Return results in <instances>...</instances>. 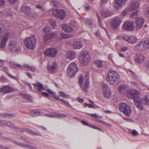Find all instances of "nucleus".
I'll use <instances>...</instances> for the list:
<instances>
[{
	"label": "nucleus",
	"mask_w": 149,
	"mask_h": 149,
	"mask_svg": "<svg viewBox=\"0 0 149 149\" xmlns=\"http://www.w3.org/2000/svg\"><path fill=\"white\" fill-rule=\"evenodd\" d=\"M144 13L146 16L149 17V7H148L146 8Z\"/></svg>",
	"instance_id": "nucleus-51"
},
{
	"label": "nucleus",
	"mask_w": 149,
	"mask_h": 149,
	"mask_svg": "<svg viewBox=\"0 0 149 149\" xmlns=\"http://www.w3.org/2000/svg\"><path fill=\"white\" fill-rule=\"evenodd\" d=\"M51 1L52 3L54 6L55 7H58L60 5V3L57 1L55 0H50Z\"/></svg>",
	"instance_id": "nucleus-45"
},
{
	"label": "nucleus",
	"mask_w": 149,
	"mask_h": 149,
	"mask_svg": "<svg viewBox=\"0 0 149 149\" xmlns=\"http://www.w3.org/2000/svg\"><path fill=\"white\" fill-rule=\"evenodd\" d=\"M105 61L99 60H96L95 61V64L96 66L98 68L102 67L105 64Z\"/></svg>",
	"instance_id": "nucleus-30"
},
{
	"label": "nucleus",
	"mask_w": 149,
	"mask_h": 149,
	"mask_svg": "<svg viewBox=\"0 0 149 149\" xmlns=\"http://www.w3.org/2000/svg\"><path fill=\"white\" fill-rule=\"evenodd\" d=\"M102 93L105 98H109L111 94V91L107 84H104L102 85Z\"/></svg>",
	"instance_id": "nucleus-15"
},
{
	"label": "nucleus",
	"mask_w": 149,
	"mask_h": 149,
	"mask_svg": "<svg viewBox=\"0 0 149 149\" xmlns=\"http://www.w3.org/2000/svg\"><path fill=\"white\" fill-rule=\"evenodd\" d=\"M127 97L133 99L136 107L140 109V98L139 92L136 90L133 89L129 90L127 93Z\"/></svg>",
	"instance_id": "nucleus-2"
},
{
	"label": "nucleus",
	"mask_w": 149,
	"mask_h": 149,
	"mask_svg": "<svg viewBox=\"0 0 149 149\" xmlns=\"http://www.w3.org/2000/svg\"><path fill=\"white\" fill-rule=\"evenodd\" d=\"M70 24L73 26H76L77 25V22L74 20L71 21Z\"/></svg>",
	"instance_id": "nucleus-53"
},
{
	"label": "nucleus",
	"mask_w": 149,
	"mask_h": 149,
	"mask_svg": "<svg viewBox=\"0 0 149 149\" xmlns=\"http://www.w3.org/2000/svg\"><path fill=\"white\" fill-rule=\"evenodd\" d=\"M55 34L54 32L45 34L43 37L44 40L46 41L52 38L55 36Z\"/></svg>",
	"instance_id": "nucleus-31"
},
{
	"label": "nucleus",
	"mask_w": 149,
	"mask_h": 149,
	"mask_svg": "<svg viewBox=\"0 0 149 149\" xmlns=\"http://www.w3.org/2000/svg\"><path fill=\"white\" fill-rule=\"evenodd\" d=\"M122 38L126 41L133 44L137 41V39L136 37L132 35H124L122 36Z\"/></svg>",
	"instance_id": "nucleus-12"
},
{
	"label": "nucleus",
	"mask_w": 149,
	"mask_h": 149,
	"mask_svg": "<svg viewBox=\"0 0 149 149\" xmlns=\"http://www.w3.org/2000/svg\"><path fill=\"white\" fill-rule=\"evenodd\" d=\"M77 100L80 103H82L84 102V100L80 97H78L77 99Z\"/></svg>",
	"instance_id": "nucleus-61"
},
{
	"label": "nucleus",
	"mask_w": 149,
	"mask_h": 149,
	"mask_svg": "<svg viewBox=\"0 0 149 149\" xmlns=\"http://www.w3.org/2000/svg\"><path fill=\"white\" fill-rule=\"evenodd\" d=\"M140 47L143 50L149 48V40H145L140 42Z\"/></svg>",
	"instance_id": "nucleus-23"
},
{
	"label": "nucleus",
	"mask_w": 149,
	"mask_h": 149,
	"mask_svg": "<svg viewBox=\"0 0 149 149\" xmlns=\"http://www.w3.org/2000/svg\"><path fill=\"white\" fill-rule=\"evenodd\" d=\"M129 132L134 136H137L139 134V133L135 130H132L130 129H128Z\"/></svg>",
	"instance_id": "nucleus-37"
},
{
	"label": "nucleus",
	"mask_w": 149,
	"mask_h": 149,
	"mask_svg": "<svg viewBox=\"0 0 149 149\" xmlns=\"http://www.w3.org/2000/svg\"><path fill=\"white\" fill-rule=\"evenodd\" d=\"M57 68L58 65L56 61H53L49 62L47 65V69L49 73H54L56 72Z\"/></svg>",
	"instance_id": "nucleus-10"
},
{
	"label": "nucleus",
	"mask_w": 149,
	"mask_h": 149,
	"mask_svg": "<svg viewBox=\"0 0 149 149\" xmlns=\"http://www.w3.org/2000/svg\"><path fill=\"white\" fill-rule=\"evenodd\" d=\"M21 10L23 12L25 13L27 15H30L31 17V19L36 18L37 17L36 13L31 14V8L27 6H22L21 8Z\"/></svg>",
	"instance_id": "nucleus-11"
},
{
	"label": "nucleus",
	"mask_w": 149,
	"mask_h": 149,
	"mask_svg": "<svg viewBox=\"0 0 149 149\" xmlns=\"http://www.w3.org/2000/svg\"><path fill=\"white\" fill-rule=\"evenodd\" d=\"M91 59L90 54L87 52H84L79 57V60L81 63L84 65L89 64Z\"/></svg>",
	"instance_id": "nucleus-6"
},
{
	"label": "nucleus",
	"mask_w": 149,
	"mask_h": 149,
	"mask_svg": "<svg viewBox=\"0 0 149 149\" xmlns=\"http://www.w3.org/2000/svg\"><path fill=\"white\" fill-rule=\"evenodd\" d=\"M5 29L4 25L3 24H0V37H2L0 40V47L2 49H4L6 47L7 42L10 36V33L9 32L3 35Z\"/></svg>",
	"instance_id": "nucleus-1"
},
{
	"label": "nucleus",
	"mask_w": 149,
	"mask_h": 149,
	"mask_svg": "<svg viewBox=\"0 0 149 149\" xmlns=\"http://www.w3.org/2000/svg\"><path fill=\"white\" fill-rule=\"evenodd\" d=\"M141 104H145L146 105H149V98L148 95L145 96L142 99H140V110L143 109V106L141 105Z\"/></svg>",
	"instance_id": "nucleus-22"
},
{
	"label": "nucleus",
	"mask_w": 149,
	"mask_h": 149,
	"mask_svg": "<svg viewBox=\"0 0 149 149\" xmlns=\"http://www.w3.org/2000/svg\"><path fill=\"white\" fill-rule=\"evenodd\" d=\"M40 94L44 97H48L49 96V94L46 92H42L40 93Z\"/></svg>",
	"instance_id": "nucleus-56"
},
{
	"label": "nucleus",
	"mask_w": 149,
	"mask_h": 149,
	"mask_svg": "<svg viewBox=\"0 0 149 149\" xmlns=\"http://www.w3.org/2000/svg\"><path fill=\"white\" fill-rule=\"evenodd\" d=\"M76 56V52L73 51H71L68 52L67 54V57L70 60H73L75 58Z\"/></svg>",
	"instance_id": "nucleus-27"
},
{
	"label": "nucleus",
	"mask_w": 149,
	"mask_h": 149,
	"mask_svg": "<svg viewBox=\"0 0 149 149\" xmlns=\"http://www.w3.org/2000/svg\"><path fill=\"white\" fill-rule=\"evenodd\" d=\"M55 117L57 118H60L62 117H66V115L62 113H57L54 112Z\"/></svg>",
	"instance_id": "nucleus-43"
},
{
	"label": "nucleus",
	"mask_w": 149,
	"mask_h": 149,
	"mask_svg": "<svg viewBox=\"0 0 149 149\" xmlns=\"http://www.w3.org/2000/svg\"><path fill=\"white\" fill-rule=\"evenodd\" d=\"M49 22L52 26L53 28H55L56 26V22L55 20L52 18H50L49 19Z\"/></svg>",
	"instance_id": "nucleus-40"
},
{
	"label": "nucleus",
	"mask_w": 149,
	"mask_h": 149,
	"mask_svg": "<svg viewBox=\"0 0 149 149\" xmlns=\"http://www.w3.org/2000/svg\"><path fill=\"white\" fill-rule=\"evenodd\" d=\"M13 90V88L11 86H3L0 89V91L5 94L8 93L12 92Z\"/></svg>",
	"instance_id": "nucleus-18"
},
{
	"label": "nucleus",
	"mask_w": 149,
	"mask_h": 149,
	"mask_svg": "<svg viewBox=\"0 0 149 149\" xmlns=\"http://www.w3.org/2000/svg\"><path fill=\"white\" fill-rule=\"evenodd\" d=\"M83 43L81 41H76L73 44V48L74 49H80L83 47Z\"/></svg>",
	"instance_id": "nucleus-24"
},
{
	"label": "nucleus",
	"mask_w": 149,
	"mask_h": 149,
	"mask_svg": "<svg viewBox=\"0 0 149 149\" xmlns=\"http://www.w3.org/2000/svg\"><path fill=\"white\" fill-rule=\"evenodd\" d=\"M119 75L116 71L110 70L108 72L106 79L111 84H117L119 81Z\"/></svg>",
	"instance_id": "nucleus-3"
},
{
	"label": "nucleus",
	"mask_w": 149,
	"mask_h": 149,
	"mask_svg": "<svg viewBox=\"0 0 149 149\" xmlns=\"http://www.w3.org/2000/svg\"><path fill=\"white\" fill-rule=\"evenodd\" d=\"M139 0H134L131 3L129 8V10L132 11L138 8L139 6Z\"/></svg>",
	"instance_id": "nucleus-20"
},
{
	"label": "nucleus",
	"mask_w": 149,
	"mask_h": 149,
	"mask_svg": "<svg viewBox=\"0 0 149 149\" xmlns=\"http://www.w3.org/2000/svg\"><path fill=\"white\" fill-rule=\"evenodd\" d=\"M84 8L87 10H89L90 8V6L88 3H85L83 6Z\"/></svg>",
	"instance_id": "nucleus-49"
},
{
	"label": "nucleus",
	"mask_w": 149,
	"mask_h": 149,
	"mask_svg": "<svg viewBox=\"0 0 149 149\" xmlns=\"http://www.w3.org/2000/svg\"><path fill=\"white\" fill-rule=\"evenodd\" d=\"M81 122V123L82 124L84 125H85L86 126H88L89 127V125H90V124H89V123H88L87 122H86L84 120H82Z\"/></svg>",
	"instance_id": "nucleus-59"
},
{
	"label": "nucleus",
	"mask_w": 149,
	"mask_h": 149,
	"mask_svg": "<svg viewBox=\"0 0 149 149\" xmlns=\"http://www.w3.org/2000/svg\"><path fill=\"white\" fill-rule=\"evenodd\" d=\"M128 49V47H121L120 48V51L121 52H125L127 51Z\"/></svg>",
	"instance_id": "nucleus-54"
},
{
	"label": "nucleus",
	"mask_w": 149,
	"mask_h": 149,
	"mask_svg": "<svg viewBox=\"0 0 149 149\" xmlns=\"http://www.w3.org/2000/svg\"><path fill=\"white\" fill-rule=\"evenodd\" d=\"M3 125H6L12 128H15L14 126V124L10 121H6L5 120H0V125L2 126Z\"/></svg>",
	"instance_id": "nucleus-25"
},
{
	"label": "nucleus",
	"mask_w": 149,
	"mask_h": 149,
	"mask_svg": "<svg viewBox=\"0 0 149 149\" xmlns=\"http://www.w3.org/2000/svg\"><path fill=\"white\" fill-rule=\"evenodd\" d=\"M25 130L26 131V132H28L29 134H34L36 136H41V135L40 134L38 133H37L36 132H35L32 131L31 130L29 129H25Z\"/></svg>",
	"instance_id": "nucleus-42"
},
{
	"label": "nucleus",
	"mask_w": 149,
	"mask_h": 149,
	"mask_svg": "<svg viewBox=\"0 0 149 149\" xmlns=\"http://www.w3.org/2000/svg\"><path fill=\"white\" fill-rule=\"evenodd\" d=\"M6 73L8 74V75L11 78L13 79H16V78L14 76H13L12 75H11L10 73H8L7 72H6Z\"/></svg>",
	"instance_id": "nucleus-63"
},
{
	"label": "nucleus",
	"mask_w": 149,
	"mask_h": 149,
	"mask_svg": "<svg viewBox=\"0 0 149 149\" xmlns=\"http://www.w3.org/2000/svg\"><path fill=\"white\" fill-rule=\"evenodd\" d=\"M33 85L35 88L36 87L38 88L37 90L39 92H41L43 90L46 91V88L43 87V84L39 82H37Z\"/></svg>",
	"instance_id": "nucleus-21"
},
{
	"label": "nucleus",
	"mask_w": 149,
	"mask_h": 149,
	"mask_svg": "<svg viewBox=\"0 0 149 149\" xmlns=\"http://www.w3.org/2000/svg\"><path fill=\"white\" fill-rule=\"evenodd\" d=\"M121 19L119 17H114L111 22V27L114 29H117L120 25Z\"/></svg>",
	"instance_id": "nucleus-13"
},
{
	"label": "nucleus",
	"mask_w": 149,
	"mask_h": 149,
	"mask_svg": "<svg viewBox=\"0 0 149 149\" xmlns=\"http://www.w3.org/2000/svg\"><path fill=\"white\" fill-rule=\"evenodd\" d=\"M62 28L63 30L66 32H71L73 31L72 29L70 26L65 24H63Z\"/></svg>",
	"instance_id": "nucleus-29"
},
{
	"label": "nucleus",
	"mask_w": 149,
	"mask_h": 149,
	"mask_svg": "<svg viewBox=\"0 0 149 149\" xmlns=\"http://www.w3.org/2000/svg\"><path fill=\"white\" fill-rule=\"evenodd\" d=\"M25 130L26 131V132H28L29 134H34L36 136H41V135L40 134L38 133H37L36 132H35L32 131L31 130L29 129H25Z\"/></svg>",
	"instance_id": "nucleus-41"
},
{
	"label": "nucleus",
	"mask_w": 149,
	"mask_h": 149,
	"mask_svg": "<svg viewBox=\"0 0 149 149\" xmlns=\"http://www.w3.org/2000/svg\"><path fill=\"white\" fill-rule=\"evenodd\" d=\"M122 0H115L114 6L116 10H119L120 8L122 6Z\"/></svg>",
	"instance_id": "nucleus-26"
},
{
	"label": "nucleus",
	"mask_w": 149,
	"mask_h": 149,
	"mask_svg": "<svg viewBox=\"0 0 149 149\" xmlns=\"http://www.w3.org/2000/svg\"><path fill=\"white\" fill-rule=\"evenodd\" d=\"M119 108L120 110L127 116H129L131 113L130 107L125 103H121L119 104Z\"/></svg>",
	"instance_id": "nucleus-8"
},
{
	"label": "nucleus",
	"mask_w": 149,
	"mask_h": 149,
	"mask_svg": "<svg viewBox=\"0 0 149 149\" xmlns=\"http://www.w3.org/2000/svg\"><path fill=\"white\" fill-rule=\"evenodd\" d=\"M24 66L25 68H27L29 70L33 72H34L36 71V68L34 66L31 67L28 64H24Z\"/></svg>",
	"instance_id": "nucleus-33"
},
{
	"label": "nucleus",
	"mask_w": 149,
	"mask_h": 149,
	"mask_svg": "<svg viewBox=\"0 0 149 149\" xmlns=\"http://www.w3.org/2000/svg\"><path fill=\"white\" fill-rule=\"evenodd\" d=\"M88 74H86V79L84 82V78L82 74H81L79 78L78 83L83 91L87 92L88 89L89 79Z\"/></svg>",
	"instance_id": "nucleus-5"
},
{
	"label": "nucleus",
	"mask_w": 149,
	"mask_h": 149,
	"mask_svg": "<svg viewBox=\"0 0 149 149\" xmlns=\"http://www.w3.org/2000/svg\"><path fill=\"white\" fill-rule=\"evenodd\" d=\"M78 70L76 64L74 63H71L69 66L67 70L68 76L70 77L74 76Z\"/></svg>",
	"instance_id": "nucleus-7"
},
{
	"label": "nucleus",
	"mask_w": 149,
	"mask_h": 149,
	"mask_svg": "<svg viewBox=\"0 0 149 149\" xmlns=\"http://www.w3.org/2000/svg\"><path fill=\"white\" fill-rule=\"evenodd\" d=\"M30 115L33 116H36L40 114V111L37 110H34L31 111L30 112Z\"/></svg>",
	"instance_id": "nucleus-36"
},
{
	"label": "nucleus",
	"mask_w": 149,
	"mask_h": 149,
	"mask_svg": "<svg viewBox=\"0 0 149 149\" xmlns=\"http://www.w3.org/2000/svg\"><path fill=\"white\" fill-rule=\"evenodd\" d=\"M12 141L14 143L23 147L28 148L30 149H38L35 146L24 144L21 142H18L15 140H13Z\"/></svg>",
	"instance_id": "nucleus-19"
},
{
	"label": "nucleus",
	"mask_w": 149,
	"mask_h": 149,
	"mask_svg": "<svg viewBox=\"0 0 149 149\" xmlns=\"http://www.w3.org/2000/svg\"><path fill=\"white\" fill-rule=\"evenodd\" d=\"M135 61L136 63H140V54H138L135 56Z\"/></svg>",
	"instance_id": "nucleus-48"
},
{
	"label": "nucleus",
	"mask_w": 149,
	"mask_h": 149,
	"mask_svg": "<svg viewBox=\"0 0 149 149\" xmlns=\"http://www.w3.org/2000/svg\"><path fill=\"white\" fill-rule=\"evenodd\" d=\"M127 89V87L125 85H120L118 88V91L122 94H124L126 93Z\"/></svg>",
	"instance_id": "nucleus-28"
},
{
	"label": "nucleus",
	"mask_w": 149,
	"mask_h": 149,
	"mask_svg": "<svg viewBox=\"0 0 149 149\" xmlns=\"http://www.w3.org/2000/svg\"><path fill=\"white\" fill-rule=\"evenodd\" d=\"M128 71L129 72H130L131 73V74L132 76L134 77V79H135V73L133 72L131 70H128Z\"/></svg>",
	"instance_id": "nucleus-64"
},
{
	"label": "nucleus",
	"mask_w": 149,
	"mask_h": 149,
	"mask_svg": "<svg viewBox=\"0 0 149 149\" xmlns=\"http://www.w3.org/2000/svg\"><path fill=\"white\" fill-rule=\"evenodd\" d=\"M97 17L98 19L99 25L102 28L104 29V30L106 31V29L105 28H104L102 26V21L100 19V16L97 15Z\"/></svg>",
	"instance_id": "nucleus-47"
},
{
	"label": "nucleus",
	"mask_w": 149,
	"mask_h": 149,
	"mask_svg": "<svg viewBox=\"0 0 149 149\" xmlns=\"http://www.w3.org/2000/svg\"><path fill=\"white\" fill-rule=\"evenodd\" d=\"M83 21L88 25H92V22L91 20L90 19L87 18H84L83 19Z\"/></svg>",
	"instance_id": "nucleus-44"
},
{
	"label": "nucleus",
	"mask_w": 149,
	"mask_h": 149,
	"mask_svg": "<svg viewBox=\"0 0 149 149\" xmlns=\"http://www.w3.org/2000/svg\"><path fill=\"white\" fill-rule=\"evenodd\" d=\"M45 115L46 116L51 118H54L55 117L54 112L50 114H45Z\"/></svg>",
	"instance_id": "nucleus-50"
},
{
	"label": "nucleus",
	"mask_w": 149,
	"mask_h": 149,
	"mask_svg": "<svg viewBox=\"0 0 149 149\" xmlns=\"http://www.w3.org/2000/svg\"><path fill=\"white\" fill-rule=\"evenodd\" d=\"M25 129H28L27 128H23L22 129H21L19 127H17V131L19 132H24V131H26L25 130Z\"/></svg>",
	"instance_id": "nucleus-55"
},
{
	"label": "nucleus",
	"mask_w": 149,
	"mask_h": 149,
	"mask_svg": "<svg viewBox=\"0 0 149 149\" xmlns=\"http://www.w3.org/2000/svg\"><path fill=\"white\" fill-rule=\"evenodd\" d=\"M136 28L137 30H139L140 29L139 19L138 18L136 20Z\"/></svg>",
	"instance_id": "nucleus-46"
},
{
	"label": "nucleus",
	"mask_w": 149,
	"mask_h": 149,
	"mask_svg": "<svg viewBox=\"0 0 149 149\" xmlns=\"http://www.w3.org/2000/svg\"><path fill=\"white\" fill-rule=\"evenodd\" d=\"M72 35L66 34L63 33H61L60 34L59 38L60 40H61L63 39H66L72 37Z\"/></svg>",
	"instance_id": "nucleus-32"
},
{
	"label": "nucleus",
	"mask_w": 149,
	"mask_h": 149,
	"mask_svg": "<svg viewBox=\"0 0 149 149\" xmlns=\"http://www.w3.org/2000/svg\"><path fill=\"white\" fill-rule=\"evenodd\" d=\"M46 91H47L50 94L52 95L53 96L52 98L53 99L56 100H58L59 99L58 97L56 96V93L54 92L51 90L49 89H46Z\"/></svg>",
	"instance_id": "nucleus-35"
},
{
	"label": "nucleus",
	"mask_w": 149,
	"mask_h": 149,
	"mask_svg": "<svg viewBox=\"0 0 149 149\" xmlns=\"http://www.w3.org/2000/svg\"><path fill=\"white\" fill-rule=\"evenodd\" d=\"M9 49L13 52H16L20 49V47L17 46V43L13 41H11L9 44Z\"/></svg>",
	"instance_id": "nucleus-17"
},
{
	"label": "nucleus",
	"mask_w": 149,
	"mask_h": 149,
	"mask_svg": "<svg viewBox=\"0 0 149 149\" xmlns=\"http://www.w3.org/2000/svg\"><path fill=\"white\" fill-rule=\"evenodd\" d=\"M102 124L108 127H111V125L110 124L104 121Z\"/></svg>",
	"instance_id": "nucleus-62"
},
{
	"label": "nucleus",
	"mask_w": 149,
	"mask_h": 149,
	"mask_svg": "<svg viewBox=\"0 0 149 149\" xmlns=\"http://www.w3.org/2000/svg\"><path fill=\"white\" fill-rule=\"evenodd\" d=\"M57 52V51L55 48H50L47 49L44 52L45 56L51 57H55Z\"/></svg>",
	"instance_id": "nucleus-14"
},
{
	"label": "nucleus",
	"mask_w": 149,
	"mask_h": 149,
	"mask_svg": "<svg viewBox=\"0 0 149 149\" xmlns=\"http://www.w3.org/2000/svg\"><path fill=\"white\" fill-rule=\"evenodd\" d=\"M59 93L60 95L61 96L65 98L69 96L68 95H66L65 93L59 91Z\"/></svg>",
	"instance_id": "nucleus-52"
},
{
	"label": "nucleus",
	"mask_w": 149,
	"mask_h": 149,
	"mask_svg": "<svg viewBox=\"0 0 149 149\" xmlns=\"http://www.w3.org/2000/svg\"><path fill=\"white\" fill-rule=\"evenodd\" d=\"M52 14L62 20L66 16V12L61 9H53L52 10Z\"/></svg>",
	"instance_id": "nucleus-9"
},
{
	"label": "nucleus",
	"mask_w": 149,
	"mask_h": 149,
	"mask_svg": "<svg viewBox=\"0 0 149 149\" xmlns=\"http://www.w3.org/2000/svg\"><path fill=\"white\" fill-rule=\"evenodd\" d=\"M84 104L88 106L90 108H94V106L93 104H88L86 103H84Z\"/></svg>",
	"instance_id": "nucleus-60"
},
{
	"label": "nucleus",
	"mask_w": 149,
	"mask_h": 149,
	"mask_svg": "<svg viewBox=\"0 0 149 149\" xmlns=\"http://www.w3.org/2000/svg\"><path fill=\"white\" fill-rule=\"evenodd\" d=\"M36 8L38 9H40L42 10H45V8L40 5H37L36 6Z\"/></svg>",
	"instance_id": "nucleus-58"
},
{
	"label": "nucleus",
	"mask_w": 149,
	"mask_h": 149,
	"mask_svg": "<svg viewBox=\"0 0 149 149\" xmlns=\"http://www.w3.org/2000/svg\"><path fill=\"white\" fill-rule=\"evenodd\" d=\"M24 42L25 46L31 50H34L36 46L37 40L35 35L26 38L24 40Z\"/></svg>",
	"instance_id": "nucleus-4"
},
{
	"label": "nucleus",
	"mask_w": 149,
	"mask_h": 149,
	"mask_svg": "<svg viewBox=\"0 0 149 149\" xmlns=\"http://www.w3.org/2000/svg\"><path fill=\"white\" fill-rule=\"evenodd\" d=\"M2 116H3L4 118H7L8 116H12V114L10 113H3L2 114Z\"/></svg>",
	"instance_id": "nucleus-57"
},
{
	"label": "nucleus",
	"mask_w": 149,
	"mask_h": 149,
	"mask_svg": "<svg viewBox=\"0 0 149 149\" xmlns=\"http://www.w3.org/2000/svg\"><path fill=\"white\" fill-rule=\"evenodd\" d=\"M139 14V11L137 10H136L131 13L130 17L131 18H136L137 17Z\"/></svg>",
	"instance_id": "nucleus-38"
},
{
	"label": "nucleus",
	"mask_w": 149,
	"mask_h": 149,
	"mask_svg": "<svg viewBox=\"0 0 149 149\" xmlns=\"http://www.w3.org/2000/svg\"><path fill=\"white\" fill-rule=\"evenodd\" d=\"M123 26L124 29L127 31H132L134 29V23L131 21L128 20L125 21Z\"/></svg>",
	"instance_id": "nucleus-16"
},
{
	"label": "nucleus",
	"mask_w": 149,
	"mask_h": 149,
	"mask_svg": "<svg viewBox=\"0 0 149 149\" xmlns=\"http://www.w3.org/2000/svg\"><path fill=\"white\" fill-rule=\"evenodd\" d=\"M112 14L111 12L107 10H104L102 13V16L104 17H108L112 15Z\"/></svg>",
	"instance_id": "nucleus-34"
},
{
	"label": "nucleus",
	"mask_w": 149,
	"mask_h": 149,
	"mask_svg": "<svg viewBox=\"0 0 149 149\" xmlns=\"http://www.w3.org/2000/svg\"><path fill=\"white\" fill-rule=\"evenodd\" d=\"M43 31L45 34L54 33L52 32V29L49 26H46L43 29Z\"/></svg>",
	"instance_id": "nucleus-39"
}]
</instances>
